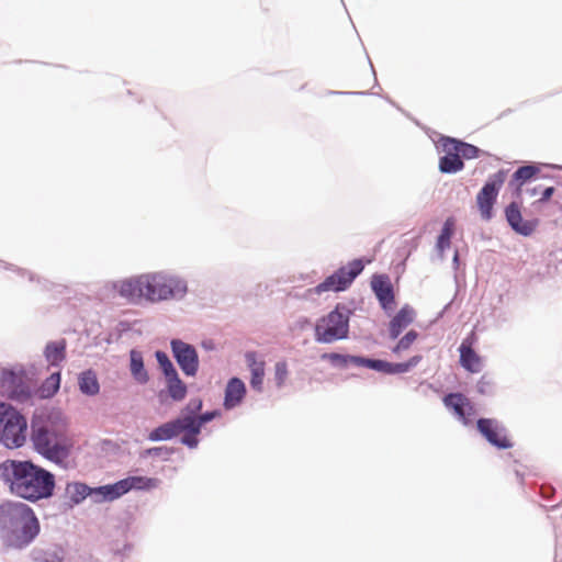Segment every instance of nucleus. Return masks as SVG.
Returning a JSON list of instances; mask_svg holds the SVG:
<instances>
[{"label":"nucleus","mask_w":562,"mask_h":562,"mask_svg":"<svg viewBox=\"0 0 562 562\" xmlns=\"http://www.w3.org/2000/svg\"><path fill=\"white\" fill-rule=\"evenodd\" d=\"M0 477L13 495L32 503L50 497L55 488V476L32 461L0 463Z\"/></svg>","instance_id":"1"},{"label":"nucleus","mask_w":562,"mask_h":562,"mask_svg":"<svg viewBox=\"0 0 562 562\" xmlns=\"http://www.w3.org/2000/svg\"><path fill=\"white\" fill-rule=\"evenodd\" d=\"M0 532L8 546L21 549L38 535L40 522L29 505L8 501L0 505Z\"/></svg>","instance_id":"2"},{"label":"nucleus","mask_w":562,"mask_h":562,"mask_svg":"<svg viewBox=\"0 0 562 562\" xmlns=\"http://www.w3.org/2000/svg\"><path fill=\"white\" fill-rule=\"evenodd\" d=\"M31 440L41 456L55 463L64 462L72 447L66 423L50 417L32 423Z\"/></svg>","instance_id":"3"},{"label":"nucleus","mask_w":562,"mask_h":562,"mask_svg":"<svg viewBox=\"0 0 562 562\" xmlns=\"http://www.w3.org/2000/svg\"><path fill=\"white\" fill-rule=\"evenodd\" d=\"M26 418L13 406L0 403V443L15 449L26 441Z\"/></svg>","instance_id":"4"},{"label":"nucleus","mask_w":562,"mask_h":562,"mask_svg":"<svg viewBox=\"0 0 562 562\" xmlns=\"http://www.w3.org/2000/svg\"><path fill=\"white\" fill-rule=\"evenodd\" d=\"M350 311L338 304L334 311L319 318L315 325V339L331 344L348 337Z\"/></svg>","instance_id":"5"},{"label":"nucleus","mask_w":562,"mask_h":562,"mask_svg":"<svg viewBox=\"0 0 562 562\" xmlns=\"http://www.w3.org/2000/svg\"><path fill=\"white\" fill-rule=\"evenodd\" d=\"M145 299L151 302L168 300L186 292V284L162 273L142 274Z\"/></svg>","instance_id":"6"},{"label":"nucleus","mask_w":562,"mask_h":562,"mask_svg":"<svg viewBox=\"0 0 562 562\" xmlns=\"http://www.w3.org/2000/svg\"><path fill=\"white\" fill-rule=\"evenodd\" d=\"M364 268L362 260L356 259L347 266L339 268L333 274L328 276L322 283L310 289L308 293L322 294L324 292L345 291L359 276Z\"/></svg>","instance_id":"7"},{"label":"nucleus","mask_w":562,"mask_h":562,"mask_svg":"<svg viewBox=\"0 0 562 562\" xmlns=\"http://www.w3.org/2000/svg\"><path fill=\"white\" fill-rule=\"evenodd\" d=\"M159 483L160 481L156 477L128 476L112 485L100 486L95 488V492L101 494L104 498L113 501L131 490L148 491L158 487Z\"/></svg>","instance_id":"8"},{"label":"nucleus","mask_w":562,"mask_h":562,"mask_svg":"<svg viewBox=\"0 0 562 562\" xmlns=\"http://www.w3.org/2000/svg\"><path fill=\"white\" fill-rule=\"evenodd\" d=\"M0 390L8 398L25 403L33 396V391L22 372L3 370L0 375Z\"/></svg>","instance_id":"9"},{"label":"nucleus","mask_w":562,"mask_h":562,"mask_svg":"<svg viewBox=\"0 0 562 562\" xmlns=\"http://www.w3.org/2000/svg\"><path fill=\"white\" fill-rule=\"evenodd\" d=\"M506 177L507 172L505 170L497 171L477 193L476 203L483 218H491L493 205L496 201L499 189L506 181Z\"/></svg>","instance_id":"10"},{"label":"nucleus","mask_w":562,"mask_h":562,"mask_svg":"<svg viewBox=\"0 0 562 562\" xmlns=\"http://www.w3.org/2000/svg\"><path fill=\"white\" fill-rule=\"evenodd\" d=\"M445 406L464 425L472 423L475 408L469 397L462 393H449L443 397Z\"/></svg>","instance_id":"11"},{"label":"nucleus","mask_w":562,"mask_h":562,"mask_svg":"<svg viewBox=\"0 0 562 562\" xmlns=\"http://www.w3.org/2000/svg\"><path fill=\"white\" fill-rule=\"evenodd\" d=\"M171 348L173 357L183 373L187 375H195L199 368V359L194 347L181 340H172Z\"/></svg>","instance_id":"12"},{"label":"nucleus","mask_w":562,"mask_h":562,"mask_svg":"<svg viewBox=\"0 0 562 562\" xmlns=\"http://www.w3.org/2000/svg\"><path fill=\"white\" fill-rule=\"evenodd\" d=\"M477 430L493 446L498 449H508L513 446L509 438L503 432V428L492 418H481L476 423Z\"/></svg>","instance_id":"13"},{"label":"nucleus","mask_w":562,"mask_h":562,"mask_svg":"<svg viewBox=\"0 0 562 562\" xmlns=\"http://www.w3.org/2000/svg\"><path fill=\"white\" fill-rule=\"evenodd\" d=\"M192 422L186 417H180L175 420L162 424L155 428L148 436L151 441L169 440L180 434H189Z\"/></svg>","instance_id":"14"},{"label":"nucleus","mask_w":562,"mask_h":562,"mask_svg":"<svg viewBox=\"0 0 562 562\" xmlns=\"http://www.w3.org/2000/svg\"><path fill=\"white\" fill-rule=\"evenodd\" d=\"M475 340V335L471 334L459 347L460 364L471 373H479L483 368L482 357L473 349Z\"/></svg>","instance_id":"15"},{"label":"nucleus","mask_w":562,"mask_h":562,"mask_svg":"<svg viewBox=\"0 0 562 562\" xmlns=\"http://www.w3.org/2000/svg\"><path fill=\"white\" fill-rule=\"evenodd\" d=\"M505 215H506V220H507L508 224L510 225V227L516 233L524 235V236L531 235L538 225V221H536V220L535 221H525L522 218V215H521L518 204L515 202L510 203L506 207Z\"/></svg>","instance_id":"16"},{"label":"nucleus","mask_w":562,"mask_h":562,"mask_svg":"<svg viewBox=\"0 0 562 562\" xmlns=\"http://www.w3.org/2000/svg\"><path fill=\"white\" fill-rule=\"evenodd\" d=\"M372 290L384 310L394 305L393 286L386 276H375L371 281Z\"/></svg>","instance_id":"17"},{"label":"nucleus","mask_w":562,"mask_h":562,"mask_svg":"<svg viewBox=\"0 0 562 562\" xmlns=\"http://www.w3.org/2000/svg\"><path fill=\"white\" fill-rule=\"evenodd\" d=\"M115 286L120 295L130 302H138L139 300L145 299L142 274L135 278L123 280Z\"/></svg>","instance_id":"18"},{"label":"nucleus","mask_w":562,"mask_h":562,"mask_svg":"<svg viewBox=\"0 0 562 562\" xmlns=\"http://www.w3.org/2000/svg\"><path fill=\"white\" fill-rule=\"evenodd\" d=\"M449 138L445 139L442 146L445 150V156H442L439 160V169L443 173H456L463 169L464 164L462 159L459 158V155L453 149V146H449Z\"/></svg>","instance_id":"19"},{"label":"nucleus","mask_w":562,"mask_h":562,"mask_svg":"<svg viewBox=\"0 0 562 562\" xmlns=\"http://www.w3.org/2000/svg\"><path fill=\"white\" fill-rule=\"evenodd\" d=\"M414 310L409 306L402 307L392 318L389 326L390 337L396 339L401 333L414 321Z\"/></svg>","instance_id":"20"},{"label":"nucleus","mask_w":562,"mask_h":562,"mask_svg":"<svg viewBox=\"0 0 562 562\" xmlns=\"http://www.w3.org/2000/svg\"><path fill=\"white\" fill-rule=\"evenodd\" d=\"M246 394L244 382L238 378L228 381L225 390L224 406L226 409L234 408L243 401Z\"/></svg>","instance_id":"21"},{"label":"nucleus","mask_w":562,"mask_h":562,"mask_svg":"<svg viewBox=\"0 0 562 562\" xmlns=\"http://www.w3.org/2000/svg\"><path fill=\"white\" fill-rule=\"evenodd\" d=\"M245 358L251 372L250 385L254 390L261 392L266 363L257 359L256 352H247Z\"/></svg>","instance_id":"22"},{"label":"nucleus","mask_w":562,"mask_h":562,"mask_svg":"<svg viewBox=\"0 0 562 562\" xmlns=\"http://www.w3.org/2000/svg\"><path fill=\"white\" fill-rule=\"evenodd\" d=\"M214 414H204L199 417H192L187 416V419H190L192 422V427H190V432L184 434L182 436V443L190 448H194L198 446V435L200 434L201 427L204 423L211 420L213 418Z\"/></svg>","instance_id":"23"},{"label":"nucleus","mask_w":562,"mask_h":562,"mask_svg":"<svg viewBox=\"0 0 562 562\" xmlns=\"http://www.w3.org/2000/svg\"><path fill=\"white\" fill-rule=\"evenodd\" d=\"M44 356L50 366H59L66 358V341L61 339L48 342Z\"/></svg>","instance_id":"24"},{"label":"nucleus","mask_w":562,"mask_h":562,"mask_svg":"<svg viewBox=\"0 0 562 562\" xmlns=\"http://www.w3.org/2000/svg\"><path fill=\"white\" fill-rule=\"evenodd\" d=\"M165 378L169 396L176 402L182 401L187 395V385L180 380L178 373Z\"/></svg>","instance_id":"25"},{"label":"nucleus","mask_w":562,"mask_h":562,"mask_svg":"<svg viewBox=\"0 0 562 562\" xmlns=\"http://www.w3.org/2000/svg\"><path fill=\"white\" fill-rule=\"evenodd\" d=\"M60 386V373L53 372L35 391V395L40 398H49L54 396Z\"/></svg>","instance_id":"26"},{"label":"nucleus","mask_w":562,"mask_h":562,"mask_svg":"<svg viewBox=\"0 0 562 562\" xmlns=\"http://www.w3.org/2000/svg\"><path fill=\"white\" fill-rule=\"evenodd\" d=\"M131 357V373L133 378L144 384L148 381L149 376L144 368L143 356L139 351L132 350L130 353Z\"/></svg>","instance_id":"27"},{"label":"nucleus","mask_w":562,"mask_h":562,"mask_svg":"<svg viewBox=\"0 0 562 562\" xmlns=\"http://www.w3.org/2000/svg\"><path fill=\"white\" fill-rule=\"evenodd\" d=\"M538 172V168L533 166H522L518 168L513 175V179L509 182L515 188L517 194H520L521 187L530 180Z\"/></svg>","instance_id":"28"},{"label":"nucleus","mask_w":562,"mask_h":562,"mask_svg":"<svg viewBox=\"0 0 562 562\" xmlns=\"http://www.w3.org/2000/svg\"><path fill=\"white\" fill-rule=\"evenodd\" d=\"M79 389L87 395H95L99 393L100 386L93 371L88 370L79 375Z\"/></svg>","instance_id":"29"},{"label":"nucleus","mask_w":562,"mask_h":562,"mask_svg":"<svg viewBox=\"0 0 562 562\" xmlns=\"http://www.w3.org/2000/svg\"><path fill=\"white\" fill-rule=\"evenodd\" d=\"M450 140V145L449 146H453V149L452 150H456L459 155V158L462 159H473V158H476L479 157V148L471 145V144H468V143H463L461 140H457L454 138H449Z\"/></svg>","instance_id":"30"},{"label":"nucleus","mask_w":562,"mask_h":562,"mask_svg":"<svg viewBox=\"0 0 562 562\" xmlns=\"http://www.w3.org/2000/svg\"><path fill=\"white\" fill-rule=\"evenodd\" d=\"M66 492L72 503L79 504L92 493V490L83 483H72L67 485Z\"/></svg>","instance_id":"31"},{"label":"nucleus","mask_w":562,"mask_h":562,"mask_svg":"<svg viewBox=\"0 0 562 562\" xmlns=\"http://www.w3.org/2000/svg\"><path fill=\"white\" fill-rule=\"evenodd\" d=\"M453 231H454V221H453V218L449 217L446 220L443 227L441 229V233L437 239V248L440 251H443L450 247V240L453 235Z\"/></svg>","instance_id":"32"},{"label":"nucleus","mask_w":562,"mask_h":562,"mask_svg":"<svg viewBox=\"0 0 562 562\" xmlns=\"http://www.w3.org/2000/svg\"><path fill=\"white\" fill-rule=\"evenodd\" d=\"M322 359H326V360L330 361V363L334 364V366H337V367H340V368H345L348 364H355V366L359 367V362L356 361V360L360 359V357L359 356H347V355H340V353L331 352V353H324L322 356Z\"/></svg>","instance_id":"33"},{"label":"nucleus","mask_w":562,"mask_h":562,"mask_svg":"<svg viewBox=\"0 0 562 562\" xmlns=\"http://www.w3.org/2000/svg\"><path fill=\"white\" fill-rule=\"evenodd\" d=\"M359 362V367H367L369 369H373L379 372L387 373L391 372V362L383 361V360H374V359H368L360 357V359L357 360Z\"/></svg>","instance_id":"34"},{"label":"nucleus","mask_w":562,"mask_h":562,"mask_svg":"<svg viewBox=\"0 0 562 562\" xmlns=\"http://www.w3.org/2000/svg\"><path fill=\"white\" fill-rule=\"evenodd\" d=\"M422 361V356L417 355L412 357L406 362L401 363H392L391 362V372L390 374H398V373H405L408 372L412 368L416 367Z\"/></svg>","instance_id":"35"},{"label":"nucleus","mask_w":562,"mask_h":562,"mask_svg":"<svg viewBox=\"0 0 562 562\" xmlns=\"http://www.w3.org/2000/svg\"><path fill=\"white\" fill-rule=\"evenodd\" d=\"M417 336L418 334L415 330H409L393 348V353L400 355L402 351L409 349L413 342L416 340Z\"/></svg>","instance_id":"36"},{"label":"nucleus","mask_w":562,"mask_h":562,"mask_svg":"<svg viewBox=\"0 0 562 562\" xmlns=\"http://www.w3.org/2000/svg\"><path fill=\"white\" fill-rule=\"evenodd\" d=\"M156 359L165 376L177 372L169 357L164 351H156Z\"/></svg>","instance_id":"37"},{"label":"nucleus","mask_w":562,"mask_h":562,"mask_svg":"<svg viewBox=\"0 0 562 562\" xmlns=\"http://www.w3.org/2000/svg\"><path fill=\"white\" fill-rule=\"evenodd\" d=\"M288 364L285 361H279L274 366V378L278 386H282L288 378Z\"/></svg>","instance_id":"38"},{"label":"nucleus","mask_w":562,"mask_h":562,"mask_svg":"<svg viewBox=\"0 0 562 562\" xmlns=\"http://www.w3.org/2000/svg\"><path fill=\"white\" fill-rule=\"evenodd\" d=\"M492 389V383L488 381V379L483 375L480 381L477 382V390L480 393L485 394L488 393Z\"/></svg>","instance_id":"39"},{"label":"nucleus","mask_w":562,"mask_h":562,"mask_svg":"<svg viewBox=\"0 0 562 562\" xmlns=\"http://www.w3.org/2000/svg\"><path fill=\"white\" fill-rule=\"evenodd\" d=\"M553 193H554V188L553 187L546 188L542 191V194H541V198L539 199V202L548 201L552 196Z\"/></svg>","instance_id":"40"}]
</instances>
